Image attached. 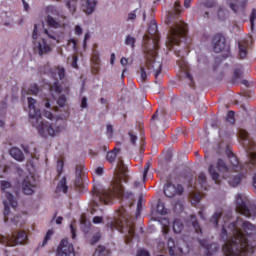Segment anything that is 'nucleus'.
<instances>
[{
	"label": "nucleus",
	"mask_w": 256,
	"mask_h": 256,
	"mask_svg": "<svg viewBox=\"0 0 256 256\" xmlns=\"http://www.w3.org/2000/svg\"><path fill=\"white\" fill-rule=\"evenodd\" d=\"M189 223H191L196 233H201V226H199V223H197V218L195 215H190Z\"/></svg>",
	"instance_id": "2f4dec72"
},
{
	"label": "nucleus",
	"mask_w": 256,
	"mask_h": 256,
	"mask_svg": "<svg viewBox=\"0 0 256 256\" xmlns=\"http://www.w3.org/2000/svg\"><path fill=\"white\" fill-rule=\"evenodd\" d=\"M136 256H151L147 250H139Z\"/></svg>",
	"instance_id": "69168bd1"
},
{
	"label": "nucleus",
	"mask_w": 256,
	"mask_h": 256,
	"mask_svg": "<svg viewBox=\"0 0 256 256\" xmlns=\"http://www.w3.org/2000/svg\"><path fill=\"white\" fill-rule=\"evenodd\" d=\"M149 169H151V162H147L144 170H143V181L147 180V174L149 173Z\"/></svg>",
	"instance_id": "49530a36"
},
{
	"label": "nucleus",
	"mask_w": 256,
	"mask_h": 256,
	"mask_svg": "<svg viewBox=\"0 0 256 256\" xmlns=\"http://www.w3.org/2000/svg\"><path fill=\"white\" fill-rule=\"evenodd\" d=\"M65 19H67V17L61 14L59 9L53 6L48 7V16L46 21L49 27H53V29H60V27H65Z\"/></svg>",
	"instance_id": "6e6552de"
},
{
	"label": "nucleus",
	"mask_w": 256,
	"mask_h": 256,
	"mask_svg": "<svg viewBox=\"0 0 256 256\" xmlns=\"http://www.w3.org/2000/svg\"><path fill=\"white\" fill-rule=\"evenodd\" d=\"M137 13H139V10L136 9L128 14L127 21H135L137 19Z\"/></svg>",
	"instance_id": "de8ad7c7"
},
{
	"label": "nucleus",
	"mask_w": 256,
	"mask_h": 256,
	"mask_svg": "<svg viewBox=\"0 0 256 256\" xmlns=\"http://www.w3.org/2000/svg\"><path fill=\"white\" fill-rule=\"evenodd\" d=\"M56 256H75L73 244L69 243L67 239H62L58 245Z\"/></svg>",
	"instance_id": "f8f14e48"
},
{
	"label": "nucleus",
	"mask_w": 256,
	"mask_h": 256,
	"mask_svg": "<svg viewBox=\"0 0 256 256\" xmlns=\"http://www.w3.org/2000/svg\"><path fill=\"white\" fill-rule=\"evenodd\" d=\"M126 45H131L132 49H135V37L128 35L125 39Z\"/></svg>",
	"instance_id": "ea45409f"
},
{
	"label": "nucleus",
	"mask_w": 256,
	"mask_h": 256,
	"mask_svg": "<svg viewBox=\"0 0 256 256\" xmlns=\"http://www.w3.org/2000/svg\"><path fill=\"white\" fill-rule=\"evenodd\" d=\"M217 17L220 21H225V19L229 17L228 9L225 6L220 5L217 10Z\"/></svg>",
	"instance_id": "4be33fe9"
},
{
	"label": "nucleus",
	"mask_w": 256,
	"mask_h": 256,
	"mask_svg": "<svg viewBox=\"0 0 256 256\" xmlns=\"http://www.w3.org/2000/svg\"><path fill=\"white\" fill-rule=\"evenodd\" d=\"M23 191L25 195H33L35 193V184L31 182V178H25L23 181Z\"/></svg>",
	"instance_id": "6ab92c4d"
},
{
	"label": "nucleus",
	"mask_w": 256,
	"mask_h": 256,
	"mask_svg": "<svg viewBox=\"0 0 256 256\" xmlns=\"http://www.w3.org/2000/svg\"><path fill=\"white\" fill-rule=\"evenodd\" d=\"M39 93V87L37 85L33 84L28 89V95H37Z\"/></svg>",
	"instance_id": "79ce46f5"
},
{
	"label": "nucleus",
	"mask_w": 256,
	"mask_h": 256,
	"mask_svg": "<svg viewBox=\"0 0 256 256\" xmlns=\"http://www.w3.org/2000/svg\"><path fill=\"white\" fill-rule=\"evenodd\" d=\"M239 57L245 59L247 57V43L239 42Z\"/></svg>",
	"instance_id": "cd10ccee"
},
{
	"label": "nucleus",
	"mask_w": 256,
	"mask_h": 256,
	"mask_svg": "<svg viewBox=\"0 0 256 256\" xmlns=\"http://www.w3.org/2000/svg\"><path fill=\"white\" fill-rule=\"evenodd\" d=\"M173 231L176 233V235H179L183 231V223L179 220H174L173 222Z\"/></svg>",
	"instance_id": "7c9ffc66"
},
{
	"label": "nucleus",
	"mask_w": 256,
	"mask_h": 256,
	"mask_svg": "<svg viewBox=\"0 0 256 256\" xmlns=\"http://www.w3.org/2000/svg\"><path fill=\"white\" fill-rule=\"evenodd\" d=\"M198 181L202 185V187H205L207 183V176H205V173H200L198 176Z\"/></svg>",
	"instance_id": "c03bdc74"
},
{
	"label": "nucleus",
	"mask_w": 256,
	"mask_h": 256,
	"mask_svg": "<svg viewBox=\"0 0 256 256\" xmlns=\"http://www.w3.org/2000/svg\"><path fill=\"white\" fill-rule=\"evenodd\" d=\"M74 33L76 35H82L83 34V28H81V26H79V25L75 26Z\"/></svg>",
	"instance_id": "0e129e2a"
},
{
	"label": "nucleus",
	"mask_w": 256,
	"mask_h": 256,
	"mask_svg": "<svg viewBox=\"0 0 256 256\" xmlns=\"http://www.w3.org/2000/svg\"><path fill=\"white\" fill-rule=\"evenodd\" d=\"M220 239H223L222 250L226 256H248L253 253L256 239V228L249 222L238 218L236 222L222 226Z\"/></svg>",
	"instance_id": "f257e3e1"
},
{
	"label": "nucleus",
	"mask_w": 256,
	"mask_h": 256,
	"mask_svg": "<svg viewBox=\"0 0 256 256\" xmlns=\"http://www.w3.org/2000/svg\"><path fill=\"white\" fill-rule=\"evenodd\" d=\"M100 239H101V232L94 234L90 241L91 245H95Z\"/></svg>",
	"instance_id": "3c124183"
},
{
	"label": "nucleus",
	"mask_w": 256,
	"mask_h": 256,
	"mask_svg": "<svg viewBox=\"0 0 256 256\" xmlns=\"http://www.w3.org/2000/svg\"><path fill=\"white\" fill-rule=\"evenodd\" d=\"M208 171L213 181H215L216 185H219V183H221V176L219 175V173L215 171V168H213V165L209 166Z\"/></svg>",
	"instance_id": "393cba45"
},
{
	"label": "nucleus",
	"mask_w": 256,
	"mask_h": 256,
	"mask_svg": "<svg viewBox=\"0 0 256 256\" xmlns=\"http://www.w3.org/2000/svg\"><path fill=\"white\" fill-rule=\"evenodd\" d=\"M109 250L105 249L104 246H98L94 252V256H107Z\"/></svg>",
	"instance_id": "72a5a7b5"
},
{
	"label": "nucleus",
	"mask_w": 256,
	"mask_h": 256,
	"mask_svg": "<svg viewBox=\"0 0 256 256\" xmlns=\"http://www.w3.org/2000/svg\"><path fill=\"white\" fill-rule=\"evenodd\" d=\"M84 179H85V176H76L75 187H78V189H81V187H83Z\"/></svg>",
	"instance_id": "a19ab883"
},
{
	"label": "nucleus",
	"mask_w": 256,
	"mask_h": 256,
	"mask_svg": "<svg viewBox=\"0 0 256 256\" xmlns=\"http://www.w3.org/2000/svg\"><path fill=\"white\" fill-rule=\"evenodd\" d=\"M116 180L112 184L110 189H99L93 188L92 190V211L91 214L94 215L95 209L101 207V205H109L110 201H113L115 197H124L125 189L121 181H127L129 179V169L123 159H118L116 169Z\"/></svg>",
	"instance_id": "f03ea898"
},
{
	"label": "nucleus",
	"mask_w": 256,
	"mask_h": 256,
	"mask_svg": "<svg viewBox=\"0 0 256 256\" xmlns=\"http://www.w3.org/2000/svg\"><path fill=\"white\" fill-rule=\"evenodd\" d=\"M140 77L142 81H147V72L145 71V67L140 68Z\"/></svg>",
	"instance_id": "6e6d98bb"
},
{
	"label": "nucleus",
	"mask_w": 256,
	"mask_h": 256,
	"mask_svg": "<svg viewBox=\"0 0 256 256\" xmlns=\"http://www.w3.org/2000/svg\"><path fill=\"white\" fill-rule=\"evenodd\" d=\"M212 43L215 53H222V51H225V48L227 47L225 37L221 34L214 36Z\"/></svg>",
	"instance_id": "4468645a"
},
{
	"label": "nucleus",
	"mask_w": 256,
	"mask_h": 256,
	"mask_svg": "<svg viewBox=\"0 0 256 256\" xmlns=\"http://www.w3.org/2000/svg\"><path fill=\"white\" fill-rule=\"evenodd\" d=\"M236 211L244 217H255V204L245 194H236Z\"/></svg>",
	"instance_id": "0eeeda50"
},
{
	"label": "nucleus",
	"mask_w": 256,
	"mask_h": 256,
	"mask_svg": "<svg viewBox=\"0 0 256 256\" xmlns=\"http://www.w3.org/2000/svg\"><path fill=\"white\" fill-rule=\"evenodd\" d=\"M183 193V186L178 185L175 186L171 183H167L164 187V194L166 195V197H175V195H181Z\"/></svg>",
	"instance_id": "2eb2a0df"
},
{
	"label": "nucleus",
	"mask_w": 256,
	"mask_h": 256,
	"mask_svg": "<svg viewBox=\"0 0 256 256\" xmlns=\"http://www.w3.org/2000/svg\"><path fill=\"white\" fill-rule=\"evenodd\" d=\"M44 35H47L48 39H51L52 41H57V34L51 30H44Z\"/></svg>",
	"instance_id": "58836bf2"
},
{
	"label": "nucleus",
	"mask_w": 256,
	"mask_h": 256,
	"mask_svg": "<svg viewBox=\"0 0 256 256\" xmlns=\"http://www.w3.org/2000/svg\"><path fill=\"white\" fill-rule=\"evenodd\" d=\"M216 167L220 173H227L229 171V167H227V164L222 159L217 161Z\"/></svg>",
	"instance_id": "c85d7f7f"
},
{
	"label": "nucleus",
	"mask_w": 256,
	"mask_h": 256,
	"mask_svg": "<svg viewBox=\"0 0 256 256\" xmlns=\"http://www.w3.org/2000/svg\"><path fill=\"white\" fill-rule=\"evenodd\" d=\"M187 35V24L182 21H178L174 26L170 27L166 45L169 49L173 47V45H179L181 42V38L183 39Z\"/></svg>",
	"instance_id": "423d86ee"
},
{
	"label": "nucleus",
	"mask_w": 256,
	"mask_h": 256,
	"mask_svg": "<svg viewBox=\"0 0 256 256\" xmlns=\"http://www.w3.org/2000/svg\"><path fill=\"white\" fill-rule=\"evenodd\" d=\"M95 7H97V0H85L81 4V9L86 15L93 14Z\"/></svg>",
	"instance_id": "f3484780"
},
{
	"label": "nucleus",
	"mask_w": 256,
	"mask_h": 256,
	"mask_svg": "<svg viewBox=\"0 0 256 256\" xmlns=\"http://www.w3.org/2000/svg\"><path fill=\"white\" fill-rule=\"evenodd\" d=\"M148 33L151 39H153V48L147 51L146 68L150 73H153V75L157 77L159 73H161V69L163 67V64H161V62L155 60V57H157V49L159 47L157 45V22L155 21L150 22L148 26Z\"/></svg>",
	"instance_id": "7ed1b4c3"
},
{
	"label": "nucleus",
	"mask_w": 256,
	"mask_h": 256,
	"mask_svg": "<svg viewBox=\"0 0 256 256\" xmlns=\"http://www.w3.org/2000/svg\"><path fill=\"white\" fill-rule=\"evenodd\" d=\"M121 153V149L119 148H114L112 151L108 152L106 155V159L109 163H114L115 160L117 159V155Z\"/></svg>",
	"instance_id": "b1692460"
},
{
	"label": "nucleus",
	"mask_w": 256,
	"mask_h": 256,
	"mask_svg": "<svg viewBox=\"0 0 256 256\" xmlns=\"http://www.w3.org/2000/svg\"><path fill=\"white\" fill-rule=\"evenodd\" d=\"M99 71V62H93V66H92V73H98Z\"/></svg>",
	"instance_id": "338daca9"
},
{
	"label": "nucleus",
	"mask_w": 256,
	"mask_h": 256,
	"mask_svg": "<svg viewBox=\"0 0 256 256\" xmlns=\"http://www.w3.org/2000/svg\"><path fill=\"white\" fill-rule=\"evenodd\" d=\"M243 176L241 175H236L234 176L230 181V185H232V187H236V185H239V183H241V179H242Z\"/></svg>",
	"instance_id": "4c0bfd02"
},
{
	"label": "nucleus",
	"mask_w": 256,
	"mask_h": 256,
	"mask_svg": "<svg viewBox=\"0 0 256 256\" xmlns=\"http://www.w3.org/2000/svg\"><path fill=\"white\" fill-rule=\"evenodd\" d=\"M255 19H256V9H253L250 17L251 29L255 27Z\"/></svg>",
	"instance_id": "603ef678"
},
{
	"label": "nucleus",
	"mask_w": 256,
	"mask_h": 256,
	"mask_svg": "<svg viewBox=\"0 0 256 256\" xmlns=\"http://www.w3.org/2000/svg\"><path fill=\"white\" fill-rule=\"evenodd\" d=\"M63 167H64L63 160H58V161H57V171H58V175H61V173H63Z\"/></svg>",
	"instance_id": "864d4df0"
},
{
	"label": "nucleus",
	"mask_w": 256,
	"mask_h": 256,
	"mask_svg": "<svg viewBox=\"0 0 256 256\" xmlns=\"http://www.w3.org/2000/svg\"><path fill=\"white\" fill-rule=\"evenodd\" d=\"M35 103H37V101L35 99H33L32 97L28 98V107L30 109V111H29V122L30 123L33 120V117H37L38 115H39V117H41V111H39L35 108Z\"/></svg>",
	"instance_id": "a211bd4d"
},
{
	"label": "nucleus",
	"mask_w": 256,
	"mask_h": 256,
	"mask_svg": "<svg viewBox=\"0 0 256 256\" xmlns=\"http://www.w3.org/2000/svg\"><path fill=\"white\" fill-rule=\"evenodd\" d=\"M221 215H223L222 211H216L214 215L210 219V223L214 225V227H217V223H219V219H221Z\"/></svg>",
	"instance_id": "473e14b6"
},
{
	"label": "nucleus",
	"mask_w": 256,
	"mask_h": 256,
	"mask_svg": "<svg viewBox=\"0 0 256 256\" xmlns=\"http://www.w3.org/2000/svg\"><path fill=\"white\" fill-rule=\"evenodd\" d=\"M31 125L37 129L40 135H49V137H55V135L61 133V128L57 125V122H45L43 117L39 115L32 118Z\"/></svg>",
	"instance_id": "20e7f679"
},
{
	"label": "nucleus",
	"mask_w": 256,
	"mask_h": 256,
	"mask_svg": "<svg viewBox=\"0 0 256 256\" xmlns=\"http://www.w3.org/2000/svg\"><path fill=\"white\" fill-rule=\"evenodd\" d=\"M167 250L170 256H181L185 254V252H183V248L178 247L177 244H175V239L173 238L168 239Z\"/></svg>",
	"instance_id": "dca6fc26"
},
{
	"label": "nucleus",
	"mask_w": 256,
	"mask_h": 256,
	"mask_svg": "<svg viewBox=\"0 0 256 256\" xmlns=\"http://www.w3.org/2000/svg\"><path fill=\"white\" fill-rule=\"evenodd\" d=\"M10 155L16 161H24L25 160V155H23V151H21V149H19L17 147L10 149Z\"/></svg>",
	"instance_id": "aec40b11"
},
{
	"label": "nucleus",
	"mask_w": 256,
	"mask_h": 256,
	"mask_svg": "<svg viewBox=\"0 0 256 256\" xmlns=\"http://www.w3.org/2000/svg\"><path fill=\"white\" fill-rule=\"evenodd\" d=\"M226 5L233 11V13H239V9H241V5L239 4V0H225Z\"/></svg>",
	"instance_id": "5701e85b"
},
{
	"label": "nucleus",
	"mask_w": 256,
	"mask_h": 256,
	"mask_svg": "<svg viewBox=\"0 0 256 256\" xmlns=\"http://www.w3.org/2000/svg\"><path fill=\"white\" fill-rule=\"evenodd\" d=\"M68 45H72V49L74 51H76V49H77V39L71 38L70 40H68Z\"/></svg>",
	"instance_id": "4d7b16f0"
},
{
	"label": "nucleus",
	"mask_w": 256,
	"mask_h": 256,
	"mask_svg": "<svg viewBox=\"0 0 256 256\" xmlns=\"http://www.w3.org/2000/svg\"><path fill=\"white\" fill-rule=\"evenodd\" d=\"M81 225H82V229H83L84 231H88L87 228H89V227L91 226V224H90L89 222L87 223V221L85 220V218H82V219H81ZM85 227H87V228H85Z\"/></svg>",
	"instance_id": "13d9d810"
},
{
	"label": "nucleus",
	"mask_w": 256,
	"mask_h": 256,
	"mask_svg": "<svg viewBox=\"0 0 256 256\" xmlns=\"http://www.w3.org/2000/svg\"><path fill=\"white\" fill-rule=\"evenodd\" d=\"M34 44V53L39 55V57H43V55H48L51 53V46L47 44L45 38H41L39 40L33 41Z\"/></svg>",
	"instance_id": "ddd939ff"
},
{
	"label": "nucleus",
	"mask_w": 256,
	"mask_h": 256,
	"mask_svg": "<svg viewBox=\"0 0 256 256\" xmlns=\"http://www.w3.org/2000/svg\"><path fill=\"white\" fill-rule=\"evenodd\" d=\"M44 117H46V119H50V121H53V119H55V116H53V114L47 110L44 111Z\"/></svg>",
	"instance_id": "680f3d73"
},
{
	"label": "nucleus",
	"mask_w": 256,
	"mask_h": 256,
	"mask_svg": "<svg viewBox=\"0 0 256 256\" xmlns=\"http://www.w3.org/2000/svg\"><path fill=\"white\" fill-rule=\"evenodd\" d=\"M57 191H62V193H67L68 187H67V178L63 177L60 180V183L57 186Z\"/></svg>",
	"instance_id": "c756f323"
},
{
	"label": "nucleus",
	"mask_w": 256,
	"mask_h": 256,
	"mask_svg": "<svg viewBox=\"0 0 256 256\" xmlns=\"http://www.w3.org/2000/svg\"><path fill=\"white\" fill-rule=\"evenodd\" d=\"M128 139H129V142L127 145L128 151H131V153L143 152V147H145V141L143 140V138L139 139L137 137V134H135V132H129Z\"/></svg>",
	"instance_id": "9d476101"
},
{
	"label": "nucleus",
	"mask_w": 256,
	"mask_h": 256,
	"mask_svg": "<svg viewBox=\"0 0 256 256\" xmlns=\"http://www.w3.org/2000/svg\"><path fill=\"white\" fill-rule=\"evenodd\" d=\"M85 166H83L82 164H78L76 166V177H85Z\"/></svg>",
	"instance_id": "e433bc0d"
},
{
	"label": "nucleus",
	"mask_w": 256,
	"mask_h": 256,
	"mask_svg": "<svg viewBox=\"0 0 256 256\" xmlns=\"http://www.w3.org/2000/svg\"><path fill=\"white\" fill-rule=\"evenodd\" d=\"M226 122L229 123V125H235V112L233 110H230L226 115Z\"/></svg>",
	"instance_id": "c9c22d12"
},
{
	"label": "nucleus",
	"mask_w": 256,
	"mask_h": 256,
	"mask_svg": "<svg viewBox=\"0 0 256 256\" xmlns=\"http://www.w3.org/2000/svg\"><path fill=\"white\" fill-rule=\"evenodd\" d=\"M157 213H159L160 215H166L167 213V208H165V203L161 202V200H159L157 203Z\"/></svg>",
	"instance_id": "f704fd0d"
},
{
	"label": "nucleus",
	"mask_w": 256,
	"mask_h": 256,
	"mask_svg": "<svg viewBox=\"0 0 256 256\" xmlns=\"http://www.w3.org/2000/svg\"><path fill=\"white\" fill-rule=\"evenodd\" d=\"M38 35H39V32L37 30V24L34 25V30H33V33H32V39L33 41H38L37 38H38Z\"/></svg>",
	"instance_id": "bf43d9fd"
},
{
	"label": "nucleus",
	"mask_w": 256,
	"mask_h": 256,
	"mask_svg": "<svg viewBox=\"0 0 256 256\" xmlns=\"http://www.w3.org/2000/svg\"><path fill=\"white\" fill-rule=\"evenodd\" d=\"M185 78L187 79L188 84L191 86V84L193 83V76H191V73L186 72L185 73Z\"/></svg>",
	"instance_id": "e2e57ef3"
},
{
	"label": "nucleus",
	"mask_w": 256,
	"mask_h": 256,
	"mask_svg": "<svg viewBox=\"0 0 256 256\" xmlns=\"http://www.w3.org/2000/svg\"><path fill=\"white\" fill-rule=\"evenodd\" d=\"M229 159H230V163H231V165H233V167L239 166V160H237V157L235 155L231 154L229 156Z\"/></svg>",
	"instance_id": "8fccbe9b"
},
{
	"label": "nucleus",
	"mask_w": 256,
	"mask_h": 256,
	"mask_svg": "<svg viewBox=\"0 0 256 256\" xmlns=\"http://www.w3.org/2000/svg\"><path fill=\"white\" fill-rule=\"evenodd\" d=\"M190 197L192 199V205H195L199 203L201 199H203V194H201V192L198 191H193L190 193Z\"/></svg>",
	"instance_id": "bb28decb"
},
{
	"label": "nucleus",
	"mask_w": 256,
	"mask_h": 256,
	"mask_svg": "<svg viewBox=\"0 0 256 256\" xmlns=\"http://www.w3.org/2000/svg\"><path fill=\"white\" fill-rule=\"evenodd\" d=\"M55 73L58 74L59 79H63L65 77V68L57 67Z\"/></svg>",
	"instance_id": "09e8293b"
},
{
	"label": "nucleus",
	"mask_w": 256,
	"mask_h": 256,
	"mask_svg": "<svg viewBox=\"0 0 256 256\" xmlns=\"http://www.w3.org/2000/svg\"><path fill=\"white\" fill-rule=\"evenodd\" d=\"M207 251H208L209 255H213V253H217V251H219V247L217 246V244H211L207 248Z\"/></svg>",
	"instance_id": "a18cd8bd"
},
{
	"label": "nucleus",
	"mask_w": 256,
	"mask_h": 256,
	"mask_svg": "<svg viewBox=\"0 0 256 256\" xmlns=\"http://www.w3.org/2000/svg\"><path fill=\"white\" fill-rule=\"evenodd\" d=\"M27 241V233L25 231L13 232L11 235H0L1 245L6 247H15V245H24Z\"/></svg>",
	"instance_id": "1a4fd4ad"
},
{
	"label": "nucleus",
	"mask_w": 256,
	"mask_h": 256,
	"mask_svg": "<svg viewBox=\"0 0 256 256\" xmlns=\"http://www.w3.org/2000/svg\"><path fill=\"white\" fill-rule=\"evenodd\" d=\"M67 102V98H65V96H60L57 104L59 105V107H65V103Z\"/></svg>",
	"instance_id": "5fc2aeb1"
},
{
	"label": "nucleus",
	"mask_w": 256,
	"mask_h": 256,
	"mask_svg": "<svg viewBox=\"0 0 256 256\" xmlns=\"http://www.w3.org/2000/svg\"><path fill=\"white\" fill-rule=\"evenodd\" d=\"M81 108L87 109V97H83L81 100Z\"/></svg>",
	"instance_id": "774afa93"
},
{
	"label": "nucleus",
	"mask_w": 256,
	"mask_h": 256,
	"mask_svg": "<svg viewBox=\"0 0 256 256\" xmlns=\"http://www.w3.org/2000/svg\"><path fill=\"white\" fill-rule=\"evenodd\" d=\"M92 222L97 225L99 223H103V217L101 216H95L93 219H92Z\"/></svg>",
	"instance_id": "052dcab7"
},
{
	"label": "nucleus",
	"mask_w": 256,
	"mask_h": 256,
	"mask_svg": "<svg viewBox=\"0 0 256 256\" xmlns=\"http://www.w3.org/2000/svg\"><path fill=\"white\" fill-rule=\"evenodd\" d=\"M167 115V111L165 108H160L159 110L156 111V113L152 116V120L155 121L157 119L160 121V123H165V117Z\"/></svg>",
	"instance_id": "412c9836"
},
{
	"label": "nucleus",
	"mask_w": 256,
	"mask_h": 256,
	"mask_svg": "<svg viewBox=\"0 0 256 256\" xmlns=\"http://www.w3.org/2000/svg\"><path fill=\"white\" fill-rule=\"evenodd\" d=\"M51 235H53V230H48L44 240L42 241L41 247H45V245H47V242L51 239Z\"/></svg>",
	"instance_id": "37998d69"
},
{
	"label": "nucleus",
	"mask_w": 256,
	"mask_h": 256,
	"mask_svg": "<svg viewBox=\"0 0 256 256\" xmlns=\"http://www.w3.org/2000/svg\"><path fill=\"white\" fill-rule=\"evenodd\" d=\"M50 91H55V93H62V91H64V93H69V87L63 88V86L59 85L58 82H55V83L50 87Z\"/></svg>",
	"instance_id": "a878e982"
},
{
	"label": "nucleus",
	"mask_w": 256,
	"mask_h": 256,
	"mask_svg": "<svg viewBox=\"0 0 256 256\" xmlns=\"http://www.w3.org/2000/svg\"><path fill=\"white\" fill-rule=\"evenodd\" d=\"M125 225L130 237H133V235H135V230L129 218L123 221V216H121V218L114 220V222H110V227L112 229H118V231H123V227H125Z\"/></svg>",
	"instance_id": "9b49d317"
},
{
	"label": "nucleus",
	"mask_w": 256,
	"mask_h": 256,
	"mask_svg": "<svg viewBox=\"0 0 256 256\" xmlns=\"http://www.w3.org/2000/svg\"><path fill=\"white\" fill-rule=\"evenodd\" d=\"M0 189L3 191V193H6V199L3 201L4 205V221L7 223L9 221V206L12 207L13 209H17V200L13 195H11V191H14L15 188H13V184L7 180H2L0 182Z\"/></svg>",
	"instance_id": "39448f33"
}]
</instances>
